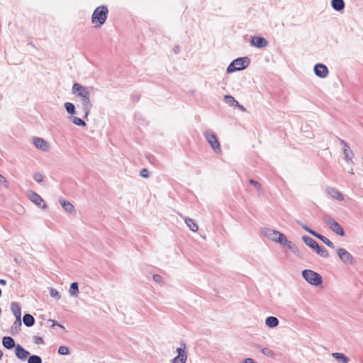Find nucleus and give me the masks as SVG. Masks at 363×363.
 Listing matches in <instances>:
<instances>
[{"label": "nucleus", "mask_w": 363, "mask_h": 363, "mask_svg": "<svg viewBox=\"0 0 363 363\" xmlns=\"http://www.w3.org/2000/svg\"><path fill=\"white\" fill-rule=\"evenodd\" d=\"M250 59L247 57H239L234 60L228 67L227 72L231 73L245 69L250 65Z\"/></svg>", "instance_id": "4"}, {"label": "nucleus", "mask_w": 363, "mask_h": 363, "mask_svg": "<svg viewBox=\"0 0 363 363\" xmlns=\"http://www.w3.org/2000/svg\"><path fill=\"white\" fill-rule=\"evenodd\" d=\"M23 321L26 326L31 327L35 323V318L30 314H25L23 317Z\"/></svg>", "instance_id": "25"}, {"label": "nucleus", "mask_w": 363, "mask_h": 363, "mask_svg": "<svg viewBox=\"0 0 363 363\" xmlns=\"http://www.w3.org/2000/svg\"><path fill=\"white\" fill-rule=\"evenodd\" d=\"M15 354L18 359H20L21 360H25L27 358V357L29 355V352L26 350L20 345H17L16 346Z\"/></svg>", "instance_id": "17"}, {"label": "nucleus", "mask_w": 363, "mask_h": 363, "mask_svg": "<svg viewBox=\"0 0 363 363\" xmlns=\"http://www.w3.org/2000/svg\"><path fill=\"white\" fill-rule=\"evenodd\" d=\"M79 284L77 282H72L70 285L69 293L71 296L77 297L79 294Z\"/></svg>", "instance_id": "27"}, {"label": "nucleus", "mask_w": 363, "mask_h": 363, "mask_svg": "<svg viewBox=\"0 0 363 363\" xmlns=\"http://www.w3.org/2000/svg\"><path fill=\"white\" fill-rule=\"evenodd\" d=\"M339 142L342 145V147H343V154H344V159L347 162H352V158L354 157V152L350 150V146L348 145V143L341 139V138H339Z\"/></svg>", "instance_id": "10"}, {"label": "nucleus", "mask_w": 363, "mask_h": 363, "mask_svg": "<svg viewBox=\"0 0 363 363\" xmlns=\"http://www.w3.org/2000/svg\"><path fill=\"white\" fill-rule=\"evenodd\" d=\"M204 137L216 153L221 152V147L216 135L211 130H206Z\"/></svg>", "instance_id": "6"}, {"label": "nucleus", "mask_w": 363, "mask_h": 363, "mask_svg": "<svg viewBox=\"0 0 363 363\" xmlns=\"http://www.w3.org/2000/svg\"><path fill=\"white\" fill-rule=\"evenodd\" d=\"M72 91L79 99L84 113V118H86L92 108V104L90 101L91 93L89 88L84 86L79 83H74L72 86Z\"/></svg>", "instance_id": "1"}, {"label": "nucleus", "mask_w": 363, "mask_h": 363, "mask_svg": "<svg viewBox=\"0 0 363 363\" xmlns=\"http://www.w3.org/2000/svg\"><path fill=\"white\" fill-rule=\"evenodd\" d=\"M281 245H286L288 247V249L290 250L298 258H300V259L303 258L302 252L298 249V247L294 243L288 240L285 235L284 236L283 242H282Z\"/></svg>", "instance_id": "11"}, {"label": "nucleus", "mask_w": 363, "mask_h": 363, "mask_svg": "<svg viewBox=\"0 0 363 363\" xmlns=\"http://www.w3.org/2000/svg\"><path fill=\"white\" fill-rule=\"evenodd\" d=\"M315 237L318 239L320 240L323 242H324L327 246H328L330 248H334L335 245L333 242H331L328 238L326 237L316 233L315 235Z\"/></svg>", "instance_id": "28"}, {"label": "nucleus", "mask_w": 363, "mask_h": 363, "mask_svg": "<svg viewBox=\"0 0 363 363\" xmlns=\"http://www.w3.org/2000/svg\"><path fill=\"white\" fill-rule=\"evenodd\" d=\"M71 120L77 125H79V126H86V123L82 119H81L78 117L72 116L71 118Z\"/></svg>", "instance_id": "33"}, {"label": "nucleus", "mask_w": 363, "mask_h": 363, "mask_svg": "<svg viewBox=\"0 0 363 363\" xmlns=\"http://www.w3.org/2000/svg\"><path fill=\"white\" fill-rule=\"evenodd\" d=\"M21 327V319L18 318L16 319L15 322L13 323L11 327L12 334L18 333Z\"/></svg>", "instance_id": "29"}, {"label": "nucleus", "mask_w": 363, "mask_h": 363, "mask_svg": "<svg viewBox=\"0 0 363 363\" xmlns=\"http://www.w3.org/2000/svg\"><path fill=\"white\" fill-rule=\"evenodd\" d=\"M261 352L264 355L268 357L273 358L274 357V352L269 348L264 347L261 350Z\"/></svg>", "instance_id": "34"}, {"label": "nucleus", "mask_w": 363, "mask_h": 363, "mask_svg": "<svg viewBox=\"0 0 363 363\" xmlns=\"http://www.w3.org/2000/svg\"><path fill=\"white\" fill-rule=\"evenodd\" d=\"M58 353L61 355H67L69 353V350L67 346L62 345L58 348Z\"/></svg>", "instance_id": "36"}, {"label": "nucleus", "mask_w": 363, "mask_h": 363, "mask_svg": "<svg viewBox=\"0 0 363 363\" xmlns=\"http://www.w3.org/2000/svg\"><path fill=\"white\" fill-rule=\"evenodd\" d=\"M326 192L328 193V195H330L334 199H336L337 201H343L344 200L343 195L341 194V192L340 191H338L335 188L327 187Z\"/></svg>", "instance_id": "16"}, {"label": "nucleus", "mask_w": 363, "mask_h": 363, "mask_svg": "<svg viewBox=\"0 0 363 363\" xmlns=\"http://www.w3.org/2000/svg\"><path fill=\"white\" fill-rule=\"evenodd\" d=\"M297 223L300 225V226L304 229L306 231H307L308 233H309L310 234H311L312 235L315 236V235L316 234V232L314 231L313 230L311 229L310 228H308L307 225H306L305 224H303L302 223H301L300 221H297Z\"/></svg>", "instance_id": "38"}, {"label": "nucleus", "mask_w": 363, "mask_h": 363, "mask_svg": "<svg viewBox=\"0 0 363 363\" xmlns=\"http://www.w3.org/2000/svg\"><path fill=\"white\" fill-rule=\"evenodd\" d=\"M184 221H185V223L186 224V225L193 232H196L199 230L198 225L194 221L193 219H191L190 218H186Z\"/></svg>", "instance_id": "26"}, {"label": "nucleus", "mask_w": 363, "mask_h": 363, "mask_svg": "<svg viewBox=\"0 0 363 363\" xmlns=\"http://www.w3.org/2000/svg\"><path fill=\"white\" fill-rule=\"evenodd\" d=\"M60 203L65 211L70 213L74 212V207L70 202L60 199Z\"/></svg>", "instance_id": "22"}, {"label": "nucleus", "mask_w": 363, "mask_h": 363, "mask_svg": "<svg viewBox=\"0 0 363 363\" xmlns=\"http://www.w3.org/2000/svg\"><path fill=\"white\" fill-rule=\"evenodd\" d=\"M337 254L340 259L347 265H353L355 264V259L353 256L345 249L340 247L337 249Z\"/></svg>", "instance_id": "8"}, {"label": "nucleus", "mask_w": 363, "mask_h": 363, "mask_svg": "<svg viewBox=\"0 0 363 363\" xmlns=\"http://www.w3.org/2000/svg\"><path fill=\"white\" fill-rule=\"evenodd\" d=\"M279 323L278 318L274 316H269L265 320L266 325L270 328H276L279 325Z\"/></svg>", "instance_id": "20"}, {"label": "nucleus", "mask_w": 363, "mask_h": 363, "mask_svg": "<svg viewBox=\"0 0 363 363\" xmlns=\"http://www.w3.org/2000/svg\"><path fill=\"white\" fill-rule=\"evenodd\" d=\"M65 108L69 114L74 115L75 113V106L72 103L66 102Z\"/></svg>", "instance_id": "31"}, {"label": "nucleus", "mask_w": 363, "mask_h": 363, "mask_svg": "<svg viewBox=\"0 0 363 363\" xmlns=\"http://www.w3.org/2000/svg\"><path fill=\"white\" fill-rule=\"evenodd\" d=\"M48 322L52 323L51 325H50L51 328H52V327H54L55 325H58V326L64 328V327L62 325H61L60 324H58L56 321H55L53 320L50 319V320H48Z\"/></svg>", "instance_id": "44"}, {"label": "nucleus", "mask_w": 363, "mask_h": 363, "mask_svg": "<svg viewBox=\"0 0 363 363\" xmlns=\"http://www.w3.org/2000/svg\"><path fill=\"white\" fill-rule=\"evenodd\" d=\"M235 107H238L242 111H246L245 108L243 106L240 105L239 103H238V105L235 106Z\"/></svg>", "instance_id": "46"}, {"label": "nucleus", "mask_w": 363, "mask_h": 363, "mask_svg": "<svg viewBox=\"0 0 363 363\" xmlns=\"http://www.w3.org/2000/svg\"><path fill=\"white\" fill-rule=\"evenodd\" d=\"M3 357V352L1 350H0V359L2 358Z\"/></svg>", "instance_id": "49"}, {"label": "nucleus", "mask_w": 363, "mask_h": 363, "mask_svg": "<svg viewBox=\"0 0 363 363\" xmlns=\"http://www.w3.org/2000/svg\"><path fill=\"white\" fill-rule=\"evenodd\" d=\"M6 284V281L5 279H0V284L5 285Z\"/></svg>", "instance_id": "48"}, {"label": "nucleus", "mask_w": 363, "mask_h": 363, "mask_svg": "<svg viewBox=\"0 0 363 363\" xmlns=\"http://www.w3.org/2000/svg\"><path fill=\"white\" fill-rule=\"evenodd\" d=\"M324 223L337 235H345V231L341 225L330 216L325 215L323 216Z\"/></svg>", "instance_id": "5"}, {"label": "nucleus", "mask_w": 363, "mask_h": 363, "mask_svg": "<svg viewBox=\"0 0 363 363\" xmlns=\"http://www.w3.org/2000/svg\"><path fill=\"white\" fill-rule=\"evenodd\" d=\"M303 278L313 286H319L323 283L322 277L311 269H304L301 272Z\"/></svg>", "instance_id": "3"}, {"label": "nucleus", "mask_w": 363, "mask_h": 363, "mask_svg": "<svg viewBox=\"0 0 363 363\" xmlns=\"http://www.w3.org/2000/svg\"><path fill=\"white\" fill-rule=\"evenodd\" d=\"M28 197L30 200L36 204L38 207L41 208L42 209H46L47 208V204L45 202V201L42 199V197L38 195L37 193L34 191H30L28 194Z\"/></svg>", "instance_id": "12"}, {"label": "nucleus", "mask_w": 363, "mask_h": 363, "mask_svg": "<svg viewBox=\"0 0 363 363\" xmlns=\"http://www.w3.org/2000/svg\"><path fill=\"white\" fill-rule=\"evenodd\" d=\"M331 5L337 11H340L345 8V2L343 0H332Z\"/></svg>", "instance_id": "24"}, {"label": "nucleus", "mask_w": 363, "mask_h": 363, "mask_svg": "<svg viewBox=\"0 0 363 363\" xmlns=\"http://www.w3.org/2000/svg\"><path fill=\"white\" fill-rule=\"evenodd\" d=\"M224 101L232 106H235L238 105V101L235 99V98L230 95H225L224 96Z\"/></svg>", "instance_id": "30"}, {"label": "nucleus", "mask_w": 363, "mask_h": 363, "mask_svg": "<svg viewBox=\"0 0 363 363\" xmlns=\"http://www.w3.org/2000/svg\"><path fill=\"white\" fill-rule=\"evenodd\" d=\"M332 356L337 361L340 362L342 363H348L350 362V359L346 355H345L343 353L333 352V353H332Z\"/></svg>", "instance_id": "23"}, {"label": "nucleus", "mask_w": 363, "mask_h": 363, "mask_svg": "<svg viewBox=\"0 0 363 363\" xmlns=\"http://www.w3.org/2000/svg\"><path fill=\"white\" fill-rule=\"evenodd\" d=\"M4 183H6V180L1 174H0V184Z\"/></svg>", "instance_id": "47"}, {"label": "nucleus", "mask_w": 363, "mask_h": 363, "mask_svg": "<svg viewBox=\"0 0 363 363\" xmlns=\"http://www.w3.org/2000/svg\"><path fill=\"white\" fill-rule=\"evenodd\" d=\"M34 180L38 183H41L43 181V175L40 172H35L33 174Z\"/></svg>", "instance_id": "39"}, {"label": "nucleus", "mask_w": 363, "mask_h": 363, "mask_svg": "<svg viewBox=\"0 0 363 363\" xmlns=\"http://www.w3.org/2000/svg\"><path fill=\"white\" fill-rule=\"evenodd\" d=\"M249 182L250 184L253 185L257 189V191H260L262 189V186L258 182L254 179H250Z\"/></svg>", "instance_id": "40"}, {"label": "nucleus", "mask_w": 363, "mask_h": 363, "mask_svg": "<svg viewBox=\"0 0 363 363\" xmlns=\"http://www.w3.org/2000/svg\"><path fill=\"white\" fill-rule=\"evenodd\" d=\"M11 308L13 314L15 315L16 319L18 318L21 319V311L20 305L16 302H13L11 305Z\"/></svg>", "instance_id": "21"}, {"label": "nucleus", "mask_w": 363, "mask_h": 363, "mask_svg": "<svg viewBox=\"0 0 363 363\" xmlns=\"http://www.w3.org/2000/svg\"><path fill=\"white\" fill-rule=\"evenodd\" d=\"M108 14V8L106 6H100L94 11L91 17V21L95 25V28H100L106 21Z\"/></svg>", "instance_id": "2"}, {"label": "nucleus", "mask_w": 363, "mask_h": 363, "mask_svg": "<svg viewBox=\"0 0 363 363\" xmlns=\"http://www.w3.org/2000/svg\"><path fill=\"white\" fill-rule=\"evenodd\" d=\"M33 143L36 148L43 152H48L50 150V145L44 139L38 137L33 138Z\"/></svg>", "instance_id": "13"}, {"label": "nucleus", "mask_w": 363, "mask_h": 363, "mask_svg": "<svg viewBox=\"0 0 363 363\" xmlns=\"http://www.w3.org/2000/svg\"><path fill=\"white\" fill-rule=\"evenodd\" d=\"M140 175L143 178H148L149 177V170L146 168L142 169L140 172Z\"/></svg>", "instance_id": "41"}, {"label": "nucleus", "mask_w": 363, "mask_h": 363, "mask_svg": "<svg viewBox=\"0 0 363 363\" xmlns=\"http://www.w3.org/2000/svg\"><path fill=\"white\" fill-rule=\"evenodd\" d=\"M28 363H42V359L38 355H31L28 359Z\"/></svg>", "instance_id": "35"}, {"label": "nucleus", "mask_w": 363, "mask_h": 363, "mask_svg": "<svg viewBox=\"0 0 363 363\" xmlns=\"http://www.w3.org/2000/svg\"><path fill=\"white\" fill-rule=\"evenodd\" d=\"M314 72L318 77L325 78L328 74V69L325 65L319 63L315 65Z\"/></svg>", "instance_id": "14"}, {"label": "nucleus", "mask_w": 363, "mask_h": 363, "mask_svg": "<svg viewBox=\"0 0 363 363\" xmlns=\"http://www.w3.org/2000/svg\"><path fill=\"white\" fill-rule=\"evenodd\" d=\"M181 347L177 349V356H176L172 363H186L187 359V352L185 343H181Z\"/></svg>", "instance_id": "9"}, {"label": "nucleus", "mask_w": 363, "mask_h": 363, "mask_svg": "<svg viewBox=\"0 0 363 363\" xmlns=\"http://www.w3.org/2000/svg\"><path fill=\"white\" fill-rule=\"evenodd\" d=\"M315 251L317 254H318L320 256L323 257L327 258L329 256L328 250L325 247H320V245L318 246V247H317Z\"/></svg>", "instance_id": "32"}, {"label": "nucleus", "mask_w": 363, "mask_h": 363, "mask_svg": "<svg viewBox=\"0 0 363 363\" xmlns=\"http://www.w3.org/2000/svg\"><path fill=\"white\" fill-rule=\"evenodd\" d=\"M34 342L37 345L43 344V340L42 337H40L39 336H35L34 337Z\"/></svg>", "instance_id": "43"}, {"label": "nucleus", "mask_w": 363, "mask_h": 363, "mask_svg": "<svg viewBox=\"0 0 363 363\" xmlns=\"http://www.w3.org/2000/svg\"><path fill=\"white\" fill-rule=\"evenodd\" d=\"M262 234L271 240L282 244L284 235L279 231L267 228L262 230Z\"/></svg>", "instance_id": "7"}, {"label": "nucleus", "mask_w": 363, "mask_h": 363, "mask_svg": "<svg viewBox=\"0 0 363 363\" xmlns=\"http://www.w3.org/2000/svg\"><path fill=\"white\" fill-rule=\"evenodd\" d=\"M50 295L51 297L57 300H59L61 298L60 293L55 289L53 288H51L50 289Z\"/></svg>", "instance_id": "37"}, {"label": "nucleus", "mask_w": 363, "mask_h": 363, "mask_svg": "<svg viewBox=\"0 0 363 363\" xmlns=\"http://www.w3.org/2000/svg\"><path fill=\"white\" fill-rule=\"evenodd\" d=\"M350 174H354V172H353L352 169L350 171Z\"/></svg>", "instance_id": "50"}, {"label": "nucleus", "mask_w": 363, "mask_h": 363, "mask_svg": "<svg viewBox=\"0 0 363 363\" xmlns=\"http://www.w3.org/2000/svg\"><path fill=\"white\" fill-rule=\"evenodd\" d=\"M3 346L9 350L12 349L13 347L16 348V344L14 340L9 336L4 337L2 339Z\"/></svg>", "instance_id": "18"}, {"label": "nucleus", "mask_w": 363, "mask_h": 363, "mask_svg": "<svg viewBox=\"0 0 363 363\" xmlns=\"http://www.w3.org/2000/svg\"><path fill=\"white\" fill-rule=\"evenodd\" d=\"M243 363H257V362L252 358H247L244 360Z\"/></svg>", "instance_id": "45"}, {"label": "nucleus", "mask_w": 363, "mask_h": 363, "mask_svg": "<svg viewBox=\"0 0 363 363\" xmlns=\"http://www.w3.org/2000/svg\"><path fill=\"white\" fill-rule=\"evenodd\" d=\"M303 241L307 245L308 247H311L313 250H316L317 247H318L319 245L318 242L313 238L308 237V236H303L302 237Z\"/></svg>", "instance_id": "19"}, {"label": "nucleus", "mask_w": 363, "mask_h": 363, "mask_svg": "<svg viewBox=\"0 0 363 363\" xmlns=\"http://www.w3.org/2000/svg\"><path fill=\"white\" fill-rule=\"evenodd\" d=\"M152 278H153V280H154L155 282L158 283V284H162V283H163V279H162V277L160 275H159V274H155V275H153Z\"/></svg>", "instance_id": "42"}, {"label": "nucleus", "mask_w": 363, "mask_h": 363, "mask_svg": "<svg viewBox=\"0 0 363 363\" xmlns=\"http://www.w3.org/2000/svg\"><path fill=\"white\" fill-rule=\"evenodd\" d=\"M251 44L258 48H262L267 46V40L262 37L253 36L251 39Z\"/></svg>", "instance_id": "15"}]
</instances>
